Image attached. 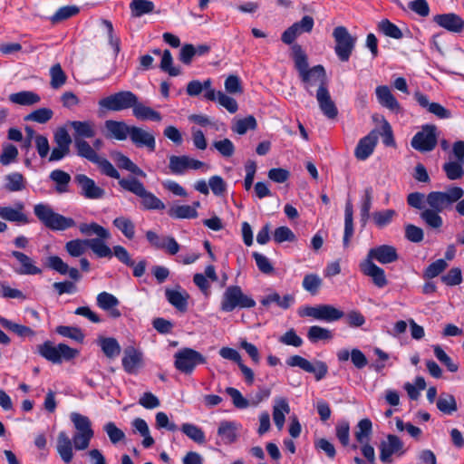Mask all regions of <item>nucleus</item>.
Listing matches in <instances>:
<instances>
[{
  "instance_id": "obj_1",
  "label": "nucleus",
  "mask_w": 464,
  "mask_h": 464,
  "mask_svg": "<svg viewBox=\"0 0 464 464\" xmlns=\"http://www.w3.org/2000/svg\"><path fill=\"white\" fill-rule=\"evenodd\" d=\"M464 196V189L458 186H449L444 191H431L426 196L429 208L420 213V218L432 229H440L443 225L440 213L451 209L455 202Z\"/></svg>"
},
{
  "instance_id": "obj_2",
  "label": "nucleus",
  "mask_w": 464,
  "mask_h": 464,
  "mask_svg": "<svg viewBox=\"0 0 464 464\" xmlns=\"http://www.w3.org/2000/svg\"><path fill=\"white\" fill-rule=\"evenodd\" d=\"M121 188L129 191L140 199V206L145 210H163L165 204L156 195L147 190L144 184L134 177L120 179Z\"/></svg>"
},
{
  "instance_id": "obj_3",
  "label": "nucleus",
  "mask_w": 464,
  "mask_h": 464,
  "mask_svg": "<svg viewBox=\"0 0 464 464\" xmlns=\"http://www.w3.org/2000/svg\"><path fill=\"white\" fill-rule=\"evenodd\" d=\"M93 434L77 432L70 439L65 431H60L57 436L56 450L64 463H70L73 459V448L77 450H86Z\"/></svg>"
},
{
  "instance_id": "obj_4",
  "label": "nucleus",
  "mask_w": 464,
  "mask_h": 464,
  "mask_svg": "<svg viewBox=\"0 0 464 464\" xmlns=\"http://www.w3.org/2000/svg\"><path fill=\"white\" fill-rule=\"evenodd\" d=\"M34 213L37 218L49 229L65 230L75 226V221L72 218L64 217L53 211L46 204H36L34 207Z\"/></svg>"
},
{
  "instance_id": "obj_5",
  "label": "nucleus",
  "mask_w": 464,
  "mask_h": 464,
  "mask_svg": "<svg viewBox=\"0 0 464 464\" xmlns=\"http://www.w3.org/2000/svg\"><path fill=\"white\" fill-rule=\"evenodd\" d=\"M38 353L53 363H62L64 361H70L75 358L79 352L71 348L65 343L54 345L51 341H46L43 344L37 346Z\"/></svg>"
},
{
  "instance_id": "obj_6",
  "label": "nucleus",
  "mask_w": 464,
  "mask_h": 464,
  "mask_svg": "<svg viewBox=\"0 0 464 464\" xmlns=\"http://www.w3.org/2000/svg\"><path fill=\"white\" fill-rule=\"evenodd\" d=\"M255 305V300L246 295L238 285H231L223 294L220 309L224 312H231L237 307L251 308Z\"/></svg>"
},
{
  "instance_id": "obj_7",
  "label": "nucleus",
  "mask_w": 464,
  "mask_h": 464,
  "mask_svg": "<svg viewBox=\"0 0 464 464\" xmlns=\"http://www.w3.org/2000/svg\"><path fill=\"white\" fill-rule=\"evenodd\" d=\"M137 95L130 91H121L111 94L98 102L101 111H121L132 109L135 105Z\"/></svg>"
},
{
  "instance_id": "obj_8",
  "label": "nucleus",
  "mask_w": 464,
  "mask_h": 464,
  "mask_svg": "<svg viewBox=\"0 0 464 464\" xmlns=\"http://www.w3.org/2000/svg\"><path fill=\"white\" fill-rule=\"evenodd\" d=\"M333 37L335 42L334 51L336 55L340 61L347 62L354 49L356 38L343 25L334 29Z\"/></svg>"
},
{
  "instance_id": "obj_9",
  "label": "nucleus",
  "mask_w": 464,
  "mask_h": 464,
  "mask_svg": "<svg viewBox=\"0 0 464 464\" xmlns=\"http://www.w3.org/2000/svg\"><path fill=\"white\" fill-rule=\"evenodd\" d=\"M174 365L179 372L189 374L198 364L206 363V358L198 351L191 348H182L175 355Z\"/></svg>"
},
{
  "instance_id": "obj_10",
  "label": "nucleus",
  "mask_w": 464,
  "mask_h": 464,
  "mask_svg": "<svg viewBox=\"0 0 464 464\" xmlns=\"http://www.w3.org/2000/svg\"><path fill=\"white\" fill-rule=\"evenodd\" d=\"M437 143V127L433 124L423 125L411 141V147L421 153L432 151Z\"/></svg>"
},
{
  "instance_id": "obj_11",
  "label": "nucleus",
  "mask_w": 464,
  "mask_h": 464,
  "mask_svg": "<svg viewBox=\"0 0 464 464\" xmlns=\"http://www.w3.org/2000/svg\"><path fill=\"white\" fill-rule=\"evenodd\" d=\"M286 363L291 367H299L306 372L314 373L317 381L322 380L328 372V367L325 362L317 361L315 364H313L300 355L289 357Z\"/></svg>"
},
{
  "instance_id": "obj_12",
  "label": "nucleus",
  "mask_w": 464,
  "mask_h": 464,
  "mask_svg": "<svg viewBox=\"0 0 464 464\" xmlns=\"http://www.w3.org/2000/svg\"><path fill=\"white\" fill-rule=\"evenodd\" d=\"M314 25V18L310 15H304L300 21L294 23L282 34L281 40L285 44H292L300 34L311 33Z\"/></svg>"
},
{
  "instance_id": "obj_13",
  "label": "nucleus",
  "mask_w": 464,
  "mask_h": 464,
  "mask_svg": "<svg viewBox=\"0 0 464 464\" xmlns=\"http://www.w3.org/2000/svg\"><path fill=\"white\" fill-rule=\"evenodd\" d=\"M380 451V459L383 463H392V456L393 454L401 456L405 452L403 450V442L398 436L392 434L387 436V440L381 442Z\"/></svg>"
},
{
  "instance_id": "obj_14",
  "label": "nucleus",
  "mask_w": 464,
  "mask_h": 464,
  "mask_svg": "<svg viewBox=\"0 0 464 464\" xmlns=\"http://www.w3.org/2000/svg\"><path fill=\"white\" fill-rule=\"evenodd\" d=\"M399 258L397 249L391 245H381L371 248L364 260L378 261L382 265L391 264Z\"/></svg>"
},
{
  "instance_id": "obj_15",
  "label": "nucleus",
  "mask_w": 464,
  "mask_h": 464,
  "mask_svg": "<svg viewBox=\"0 0 464 464\" xmlns=\"http://www.w3.org/2000/svg\"><path fill=\"white\" fill-rule=\"evenodd\" d=\"M130 139L137 148H146L152 152L156 149V140L152 131L131 126Z\"/></svg>"
},
{
  "instance_id": "obj_16",
  "label": "nucleus",
  "mask_w": 464,
  "mask_h": 464,
  "mask_svg": "<svg viewBox=\"0 0 464 464\" xmlns=\"http://www.w3.org/2000/svg\"><path fill=\"white\" fill-rule=\"evenodd\" d=\"M143 366V354L133 346L124 349L122 357V367L129 374H136Z\"/></svg>"
},
{
  "instance_id": "obj_17",
  "label": "nucleus",
  "mask_w": 464,
  "mask_h": 464,
  "mask_svg": "<svg viewBox=\"0 0 464 464\" xmlns=\"http://www.w3.org/2000/svg\"><path fill=\"white\" fill-rule=\"evenodd\" d=\"M75 182L82 190V195L86 198L98 199L105 195V190L97 186L93 179L84 174H78L74 178Z\"/></svg>"
},
{
  "instance_id": "obj_18",
  "label": "nucleus",
  "mask_w": 464,
  "mask_h": 464,
  "mask_svg": "<svg viewBox=\"0 0 464 464\" xmlns=\"http://www.w3.org/2000/svg\"><path fill=\"white\" fill-rule=\"evenodd\" d=\"M361 272L371 277L374 285L382 288L388 285L384 270L370 260H362L359 265Z\"/></svg>"
},
{
  "instance_id": "obj_19",
  "label": "nucleus",
  "mask_w": 464,
  "mask_h": 464,
  "mask_svg": "<svg viewBox=\"0 0 464 464\" xmlns=\"http://www.w3.org/2000/svg\"><path fill=\"white\" fill-rule=\"evenodd\" d=\"M377 143L378 132L373 130L359 140L354 150L356 159L359 160H367L372 154Z\"/></svg>"
},
{
  "instance_id": "obj_20",
  "label": "nucleus",
  "mask_w": 464,
  "mask_h": 464,
  "mask_svg": "<svg viewBox=\"0 0 464 464\" xmlns=\"http://www.w3.org/2000/svg\"><path fill=\"white\" fill-rule=\"evenodd\" d=\"M316 100L320 110L328 119H335L338 114L337 107L332 100L327 86H322L317 89Z\"/></svg>"
},
{
  "instance_id": "obj_21",
  "label": "nucleus",
  "mask_w": 464,
  "mask_h": 464,
  "mask_svg": "<svg viewBox=\"0 0 464 464\" xmlns=\"http://www.w3.org/2000/svg\"><path fill=\"white\" fill-rule=\"evenodd\" d=\"M433 21L440 27L456 34L464 30V20L455 13L437 14Z\"/></svg>"
},
{
  "instance_id": "obj_22",
  "label": "nucleus",
  "mask_w": 464,
  "mask_h": 464,
  "mask_svg": "<svg viewBox=\"0 0 464 464\" xmlns=\"http://www.w3.org/2000/svg\"><path fill=\"white\" fill-rule=\"evenodd\" d=\"M414 97L417 102L422 108L426 109L430 113L433 114L440 120L450 119L452 114L451 111L438 102H430L428 97L420 92H416Z\"/></svg>"
},
{
  "instance_id": "obj_23",
  "label": "nucleus",
  "mask_w": 464,
  "mask_h": 464,
  "mask_svg": "<svg viewBox=\"0 0 464 464\" xmlns=\"http://www.w3.org/2000/svg\"><path fill=\"white\" fill-rule=\"evenodd\" d=\"M165 296L168 302L179 312L185 313L188 310L189 295L179 285L176 289L166 288Z\"/></svg>"
},
{
  "instance_id": "obj_24",
  "label": "nucleus",
  "mask_w": 464,
  "mask_h": 464,
  "mask_svg": "<svg viewBox=\"0 0 464 464\" xmlns=\"http://www.w3.org/2000/svg\"><path fill=\"white\" fill-rule=\"evenodd\" d=\"M302 82L305 84V88L309 91V88L314 85H318V88L322 86H327V80L325 70L322 65H315L305 72L301 76Z\"/></svg>"
},
{
  "instance_id": "obj_25",
  "label": "nucleus",
  "mask_w": 464,
  "mask_h": 464,
  "mask_svg": "<svg viewBox=\"0 0 464 464\" xmlns=\"http://www.w3.org/2000/svg\"><path fill=\"white\" fill-rule=\"evenodd\" d=\"M24 206L23 203L18 202L15 208L12 207H0V218L9 222H14L18 225H25L29 223V218L24 213Z\"/></svg>"
},
{
  "instance_id": "obj_26",
  "label": "nucleus",
  "mask_w": 464,
  "mask_h": 464,
  "mask_svg": "<svg viewBox=\"0 0 464 464\" xmlns=\"http://www.w3.org/2000/svg\"><path fill=\"white\" fill-rule=\"evenodd\" d=\"M104 127L106 138L125 140L127 137H130L131 126L124 121L108 120L105 121Z\"/></svg>"
},
{
  "instance_id": "obj_27",
  "label": "nucleus",
  "mask_w": 464,
  "mask_h": 464,
  "mask_svg": "<svg viewBox=\"0 0 464 464\" xmlns=\"http://www.w3.org/2000/svg\"><path fill=\"white\" fill-rule=\"evenodd\" d=\"M375 93L379 103L395 112L401 111V105L396 98L392 93L390 88L386 85L378 86L375 90Z\"/></svg>"
},
{
  "instance_id": "obj_28",
  "label": "nucleus",
  "mask_w": 464,
  "mask_h": 464,
  "mask_svg": "<svg viewBox=\"0 0 464 464\" xmlns=\"http://www.w3.org/2000/svg\"><path fill=\"white\" fill-rule=\"evenodd\" d=\"M337 359L339 362H347L351 359L353 364L357 369H362L368 364V360L364 353L357 349L353 348L351 352L347 349L339 350L336 353Z\"/></svg>"
},
{
  "instance_id": "obj_29",
  "label": "nucleus",
  "mask_w": 464,
  "mask_h": 464,
  "mask_svg": "<svg viewBox=\"0 0 464 464\" xmlns=\"http://www.w3.org/2000/svg\"><path fill=\"white\" fill-rule=\"evenodd\" d=\"M119 304V300L110 293L102 292L97 295L98 306L109 312L110 315L113 318H119L121 315L120 310L117 309Z\"/></svg>"
},
{
  "instance_id": "obj_30",
  "label": "nucleus",
  "mask_w": 464,
  "mask_h": 464,
  "mask_svg": "<svg viewBox=\"0 0 464 464\" xmlns=\"http://www.w3.org/2000/svg\"><path fill=\"white\" fill-rule=\"evenodd\" d=\"M132 113L135 118L140 121H160L162 120L159 111L140 102L138 96L136 97L135 105L132 106Z\"/></svg>"
},
{
  "instance_id": "obj_31",
  "label": "nucleus",
  "mask_w": 464,
  "mask_h": 464,
  "mask_svg": "<svg viewBox=\"0 0 464 464\" xmlns=\"http://www.w3.org/2000/svg\"><path fill=\"white\" fill-rule=\"evenodd\" d=\"M70 125L74 130V139H91L95 136V123L92 121H72Z\"/></svg>"
},
{
  "instance_id": "obj_32",
  "label": "nucleus",
  "mask_w": 464,
  "mask_h": 464,
  "mask_svg": "<svg viewBox=\"0 0 464 464\" xmlns=\"http://www.w3.org/2000/svg\"><path fill=\"white\" fill-rule=\"evenodd\" d=\"M218 435L225 444H232L237 439V426L233 421L223 420L218 429Z\"/></svg>"
},
{
  "instance_id": "obj_33",
  "label": "nucleus",
  "mask_w": 464,
  "mask_h": 464,
  "mask_svg": "<svg viewBox=\"0 0 464 464\" xmlns=\"http://www.w3.org/2000/svg\"><path fill=\"white\" fill-rule=\"evenodd\" d=\"M290 412L288 401L285 398H276L273 408V419L278 430H282L285 424V415Z\"/></svg>"
},
{
  "instance_id": "obj_34",
  "label": "nucleus",
  "mask_w": 464,
  "mask_h": 464,
  "mask_svg": "<svg viewBox=\"0 0 464 464\" xmlns=\"http://www.w3.org/2000/svg\"><path fill=\"white\" fill-rule=\"evenodd\" d=\"M111 157L120 169H126L142 178L146 177V173L121 152H112Z\"/></svg>"
},
{
  "instance_id": "obj_35",
  "label": "nucleus",
  "mask_w": 464,
  "mask_h": 464,
  "mask_svg": "<svg viewBox=\"0 0 464 464\" xmlns=\"http://www.w3.org/2000/svg\"><path fill=\"white\" fill-rule=\"evenodd\" d=\"M295 302V296L293 295H285L283 297L278 293L273 292L260 301L264 306H269L271 304H276L282 309H288Z\"/></svg>"
},
{
  "instance_id": "obj_36",
  "label": "nucleus",
  "mask_w": 464,
  "mask_h": 464,
  "mask_svg": "<svg viewBox=\"0 0 464 464\" xmlns=\"http://www.w3.org/2000/svg\"><path fill=\"white\" fill-rule=\"evenodd\" d=\"M9 101L14 104L30 106L38 103L41 98L36 92L32 91H22L10 94Z\"/></svg>"
},
{
  "instance_id": "obj_37",
  "label": "nucleus",
  "mask_w": 464,
  "mask_h": 464,
  "mask_svg": "<svg viewBox=\"0 0 464 464\" xmlns=\"http://www.w3.org/2000/svg\"><path fill=\"white\" fill-rule=\"evenodd\" d=\"M12 256L21 264V268L17 271L20 275H39L42 273V270L35 266L33 260L25 254L13 251Z\"/></svg>"
},
{
  "instance_id": "obj_38",
  "label": "nucleus",
  "mask_w": 464,
  "mask_h": 464,
  "mask_svg": "<svg viewBox=\"0 0 464 464\" xmlns=\"http://www.w3.org/2000/svg\"><path fill=\"white\" fill-rule=\"evenodd\" d=\"M436 406L444 414L451 415L458 411L455 397L450 393H441L436 401Z\"/></svg>"
},
{
  "instance_id": "obj_39",
  "label": "nucleus",
  "mask_w": 464,
  "mask_h": 464,
  "mask_svg": "<svg viewBox=\"0 0 464 464\" xmlns=\"http://www.w3.org/2000/svg\"><path fill=\"white\" fill-rule=\"evenodd\" d=\"M344 316V313L331 304L318 305L317 320L334 322Z\"/></svg>"
},
{
  "instance_id": "obj_40",
  "label": "nucleus",
  "mask_w": 464,
  "mask_h": 464,
  "mask_svg": "<svg viewBox=\"0 0 464 464\" xmlns=\"http://www.w3.org/2000/svg\"><path fill=\"white\" fill-rule=\"evenodd\" d=\"M292 57L295 66L297 69L300 77L308 71L307 55L300 44H295L292 46Z\"/></svg>"
},
{
  "instance_id": "obj_41",
  "label": "nucleus",
  "mask_w": 464,
  "mask_h": 464,
  "mask_svg": "<svg viewBox=\"0 0 464 464\" xmlns=\"http://www.w3.org/2000/svg\"><path fill=\"white\" fill-rule=\"evenodd\" d=\"M74 146L78 156L84 158L92 163L98 161L100 156L86 140L75 138Z\"/></svg>"
},
{
  "instance_id": "obj_42",
  "label": "nucleus",
  "mask_w": 464,
  "mask_h": 464,
  "mask_svg": "<svg viewBox=\"0 0 464 464\" xmlns=\"http://www.w3.org/2000/svg\"><path fill=\"white\" fill-rule=\"evenodd\" d=\"M353 210L351 202H347L344 210V233H343V246L348 247L350 240L353 235Z\"/></svg>"
},
{
  "instance_id": "obj_43",
  "label": "nucleus",
  "mask_w": 464,
  "mask_h": 464,
  "mask_svg": "<svg viewBox=\"0 0 464 464\" xmlns=\"http://www.w3.org/2000/svg\"><path fill=\"white\" fill-rule=\"evenodd\" d=\"M463 165V162L450 160L442 165V169L449 180H458L464 177Z\"/></svg>"
},
{
  "instance_id": "obj_44",
  "label": "nucleus",
  "mask_w": 464,
  "mask_h": 464,
  "mask_svg": "<svg viewBox=\"0 0 464 464\" xmlns=\"http://www.w3.org/2000/svg\"><path fill=\"white\" fill-rule=\"evenodd\" d=\"M99 344L108 358H115L121 353V345L113 337H101L99 338Z\"/></svg>"
},
{
  "instance_id": "obj_45",
  "label": "nucleus",
  "mask_w": 464,
  "mask_h": 464,
  "mask_svg": "<svg viewBox=\"0 0 464 464\" xmlns=\"http://www.w3.org/2000/svg\"><path fill=\"white\" fill-rule=\"evenodd\" d=\"M106 239L101 237L88 239V247L100 258L112 256V250L104 242Z\"/></svg>"
},
{
  "instance_id": "obj_46",
  "label": "nucleus",
  "mask_w": 464,
  "mask_h": 464,
  "mask_svg": "<svg viewBox=\"0 0 464 464\" xmlns=\"http://www.w3.org/2000/svg\"><path fill=\"white\" fill-rule=\"evenodd\" d=\"M0 324L4 328L16 334L20 337H26V336L33 337L35 335L34 331L33 329H31L30 327L13 323L12 321H10L3 316H0Z\"/></svg>"
},
{
  "instance_id": "obj_47",
  "label": "nucleus",
  "mask_w": 464,
  "mask_h": 464,
  "mask_svg": "<svg viewBox=\"0 0 464 464\" xmlns=\"http://www.w3.org/2000/svg\"><path fill=\"white\" fill-rule=\"evenodd\" d=\"M50 86L58 90L62 88L67 82V75L63 70L60 63H55L50 68Z\"/></svg>"
},
{
  "instance_id": "obj_48",
  "label": "nucleus",
  "mask_w": 464,
  "mask_h": 464,
  "mask_svg": "<svg viewBox=\"0 0 464 464\" xmlns=\"http://www.w3.org/2000/svg\"><path fill=\"white\" fill-rule=\"evenodd\" d=\"M79 230L84 236L96 235L98 237L101 238L111 237L110 232L106 228H104L103 227L95 222H92L90 224L81 223L79 225Z\"/></svg>"
},
{
  "instance_id": "obj_49",
  "label": "nucleus",
  "mask_w": 464,
  "mask_h": 464,
  "mask_svg": "<svg viewBox=\"0 0 464 464\" xmlns=\"http://www.w3.org/2000/svg\"><path fill=\"white\" fill-rule=\"evenodd\" d=\"M5 188L9 192L22 191L25 188V179L19 172H13L5 176Z\"/></svg>"
},
{
  "instance_id": "obj_50",
  "label": "nucleus",
  "mask_w": 464,
  "mask_h": 464,
  "mask_svg": "<svg viewBox=\"0 0 464 464\" xmlns=\"http://www.w3.org/2000/svg\"><path fill=\"white\" fill-rule=\"evenodd\" d=\"M372 188L368 187L364 189V195L361 203L360 217L362 227H365L370 218V210L372 208Z\"/></svg>"
},
{
  "instance_id": "obj_51",
  "label": "nucleus",
  "mask_w": 464,
  "mask_h": 464,
  "mask_svg": "<svg viewBox=\"0 0 464 464\" xmlns=\"http://www.w3.org/2000/svg\"><path fill=\"white\" fill-rule=\"evenodd\" d=\"M50 179L55 182V189L58 193L68 191V185L71 181L70 174L61 169H54L50 173Z\"/></svg>"
},
{
  "instance_id": "obj_52",
  "label": "nucleus",
  "mask_w": 464,
  "mask_h": 464,
  "mask_svg": "<svg viewBox=\"0 0 464 464\" xmlns=\"http://www.w3.org/2000/svg\"><path fill=\"white\" fill-rule=\"evenodd\" d=\"M257 123L254 116L248 115L244 119L237 120L231 129L234 132L244 135L247 130H254L256 129Z\"/></svg>"
},
{
  "instance_id": "obj_53",
  "label": "nucleus",
  "mask_w": 464,
  "mask_h": 464,
  "mask_svg": "<svg viewBox=\"0 0 464 464\" xmlns=\"http://www.w3.org/2000/svg\"><path fill=\"white\" fill-rule=\"evenodd\" d=\"M396 216L397 212L394 209H384L373 212L372 218L376 227L382 228L391 224Z\"/></svg>"
},
{
  "instance_id": "obj_54",
  "label": "nucleus",
  "mask_w": 464,
  "mask_h": 464,
  "mask_svg": "<svg viewBox=\"0 0 464 464\" xmlns=\"http://www.w3.org/2000/svg\"><path fill=\"white\" fill-rule=\"evenodd\" d=\"M112 223L128 239L134 237L135 225L131 219L126 217H118Z\"/></svg>"
},
{
  "instance_id": "obj_55",
  "label": "nucleus",
  "mask_w": 464,
  "mask_h": 464,
  "mask_svg": "<svg viewBox=\"0 0 464 464\" xmlns=\"http://www.w3.org/2000/svg\"><path fill=\"white\" fill-rule=\"evenodd\" d=\"M154 4L150 0H132L130 8L134 17H140L145 14H150L154 10Z\"/></svg>"
},
{
  "instance_id": "obj_56",
  "label": "nucleus",
  "mask_w": 464,
  "mask_h": 464,
  "mask_svg": "<svg viewBox=\"0 0 464 464\" xmlns=\"http://www.w3.org/2000/svg\"><path fill=\"white\" fill-rule=\"evenodd\" d=\"M71 420L78 432L94 434L92 429V422L87 416L72 412L71 414Z\"/></svg>"
},
{
  "instance_id": "obj_57",
  "label": "nucleus",
  "mask_w": 464,
  "mask_h": 464,
  "mask_svg": "<svg viewBox=\"0 0 464 464\" xmlns=\"http://www.w3.org/2000/svg\"><path fill=\"white\" fill-rule=\"evenodd\" d=\"M181 431L190 440L198 444H203L206 441L204 431L198 426L191 423H184L181 426Z\"/></svg>"
},
{
  "instance_id": "obj_58",
  "label": "nucleus",
  "mask_w": 464,
  "mask_h": 464,
  "mask_svg": "<svg viewBox=\"0 0 464 464\" xmlns=\"http://www.w3.org/2000/svg\"><path fill=\"white\" fill-rule=\"evenodd\" d=\"M168 214L174 218H194L198 216L195 208L188 205L172 207L169 209Z\"/></svg>"
},
{
  "instance_id": "obj_59",
  "label": "nucleus",
  "mask_w": 464,
  "mask_h": 464,
  "mask_svg": "<svg viewBox=\"0 0 464 464\" xmlns=\"http://www.w3.org/2000/svg\"><path fill=\"white\" fill-rule=\"evenodd\" d=\"M372 421L369 419H362L357 424L355 439L359 443L368 442L372 434Z\"/></svg>"
},
{
  "instance_id": "obj_60",
  "label": "nucleus",
  "mask_w": 464,
  "mask_h": 464,
  "mask_svg": "<svg viewBox=\"0 0 464 464\" xmlns=\"http://www.w3.org/2000/svg\"><path fill=\"white\" fill-rule=\"evenodd\" d=\"M88 247V239H73L65 244V249L71 256L78 257L83 255Z\"/></svg>"
},
{
  "instance_id": "obj_61",
  "label": "nucleus",
  "mask_w": 464,
  "mask_h": 464,
  "mask_svg": "<svg viewBox=\"0 0 464 464\" xmlns=\"http://www.w3.org/2000/svg\"><path fill=\"white\" fill-rule=\"evenodd\" d=\"M378 29L384 35L393 39H401L403 34L401 29L388 19H383L378 24Z\"/></svg>"
},
{
  "instance_id": "obj_62",
  "label": "nucleus",
  "mask_w": 464,
  "mask_h": 464,
  "mask_svg": "<svg viewBox=\"0 0 464 464\" xmlns=\"http://www.w3.org/2000/svg\"><path fill=\"white\" fill-rule=\"evenodd\" d=\"M56 333L78 343H82L84 340V334L78 327L59 325L56 327Z\"/></svg>"
},
{
  "instance_id": "obj_63",
  "label": "nucleus",
  "mask_w": 464,
  "mask_h": 464,
  "mask_svg": "<svg viewBox=\"0 0 464 464\" xmlns=\"http://www.w3.org/2000/svg\"><path fill=\"white\" fill-rule=\"evenodd\" d=\"M53 116V111L49 108H39L24 117L25 121H31L37 123H46Z\"/></svg>"
},
{
  "instance_id": "obj_64",
  "label": "nucleus",
  "mask_w": 464,
  "mask_h": 464,
  "mask_svg": "<svg viewBox=\"0 0 464 464\" xmlns=\"http://www.w3.org/2000/svg\"><path fill=\"white\" fill-rule=\"evenodd\" d=\"M323 284L322 279L316 274H308L304 276L302 285L304 290L314 295Z\"/></svg>"
}]
</instances>
